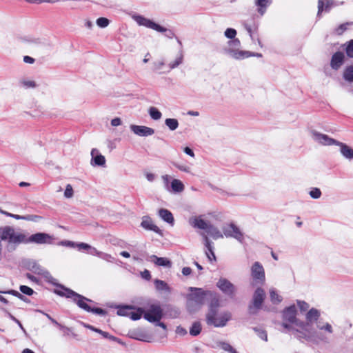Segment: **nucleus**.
Returning a JSON list of instances; mask_svg holds the SVG:
<instances>
[{
	"mask_svg": "<svg viewBox=\"0 0 353 353\" xmlns=\"http://www.w3.org/2000/svg\"><path fill=\"white\" fill-rule=\"evenodd\" d=\"M253 330L257 334L259 338L265 341H268V334L265 330L257 327H254Z\"/></svg>",
	"mask_w": 353,
	"mask_h": 353,
	"instance_id": "obj_34",
	"label": "nucleus"
},
{
	"mask_svg": "<svg viewBox=\"0 0 353 353\" xmlns=\"http://www.w3.org/2000/svg\"><path fill=\"white\" fill-rule=\"evenodd\" d=\"M26 277H27L28 279L31 280V281H37V278H36L34 275H32V274H30V273H27V274H26Z\"/></svg>",
	"mask_w": 353,
	"mask_h": 353,
	"instance_id": "obj_59",
	"label": "nucleus"
},
{
	"mask_svg": "<svg viewBox=\"0 0 353 353\" xmlns=\"http://www.w3.org/2000/svg\"><path fill=\"white\" fill-rule=\"evenodd\" d=\"M324 9V1L323 0H318V15H320Z\"/></svg>",
	"mask_w": 353,
	"mask_h": 353,
	"instance_id": "obj_50",
	"label": "nucleus"
},
{
	"mask_svg": "<svg viewBox=\"0 0 353 353\" xmlns=\"http://www.w3.org/2000/svg\"><path fill=\"white\" fill-rule=\"evenodd\" d=\"M336 145L340 146L341 152L345 157L350 159H353V150L350 147L339 141H338Z\"/></svg>",
	"mask_w": 353,
	"mask_h": 353,
	"instance_id": "obj_19",
	"label": "nucleus"
},
{
	"mask_svg": "<svg viewBox=\"0 0 353 353\" xmlns=\"http://www.w3.org/2000/svg\"><path fill=\"white\" fill-rule=\"evenodd\" d=\"M131 309H132V307H130V306L121 307L118 309L117 314L119 316H130Z\"/></svg>",
	"mask_w": 353,
	"mask_h": 353,
	"instance_id": "obj_33",
	"label": "nucleus"
},
{
	"mask_svg": "<svg viewBox=\"0 0 353 353\" xmlns=\"http://www.w3.org/2000/svg\"><path fill=\"white\" fill-rule=\"evenodd\" d=\"M223 232L226 237H233L240 241L243 239L242 232L234 224L230 223L223 228Z\"/></svg>",
	"mask_w": 353,
	"mask_h": 353,
	"instance_id": "obj_8",
	"label": "nucleus"
},
{
	"mask_svg": "<svg viewBox=\"0 0 353 353\" xmlns=\"http://www.w3.org/2000/svg\"><path fill=\"white\" fill-rule=\"evenodd\" d=\"M136 21L140 26H143L145 27L154 30L157 32H165V36L168 37V38L172 39L174 37V34L172 30H168L165 28H163V27L161 26L160 25L154 23V21H151L150 19L145 18L142 16L137 17Z\"/></svg>",
	"mask_w": 353,
	"mask_h": 353,
	"instance_id": "obj_5",
	"label": "nucleus"
},
{
	"mask_svg": "<svg viewBox=\"0 0 353 353\" xmlns=\"http://www.w3.org/2000/svg\"><path fill=\"white\" fill-rule=\"evenodd\" d=\"M204 241L205 245L207 248V251L205 252V254L210 262L216 261V257L213 251V247L212 245V243L209 240L207 236H204Z\"/></svg>",
	"mask_w": 353,
	"mask_h": 353,
	"instance_id": "obj_17",
	"label": "nucleus"
},
{
	"mask_svg": "<svg viewBox=\"0 0 353 353\" xmlns=\"http://www.w3.org/2000/svg\"><path fill=\"white\" fill-rule=\"evenodd\" d=\"M310 195L313 199H319L321 196V192L320 189L314 188L310 190Z\"/></svg>",
	"mask_w": 353,
	"mask_h": 353,
	"instance_id": "obj_41",
	"label": "nucleus"
},
{
	"mask_svg": "<svg viewBox=\"0 0 353 353\" xmlns=\"http://www.w3.org/2000/svg\"><path fill=\"white\" fill-rule=\"evenodd\" d=\"M141 225L142 228L147 230H151L159 234H162L161 230L153 223L152 219L148 216H145L143 217Z\"/></svg>",
	"mask_w": 353,
	"mask_h": 353,
	"instance_id": "obj_13",
	"label": "nucleus"
},
{
	"mask_svg": "<svg viewBox=\"0 0 353 353\" xmlns=\"http://www.w3.org/2000/svg\"><path fill=\"white\" fill-rule=\"evenodd\" d=\"M265 298V292L264 290L259 288L254 292L253 296V305L249 307V312L251 314H254L259 310L263 303Z\"/></svg>",
	"mask_w": 353,
	"mask_h": 353,
	"instance_id": "obj_7",
	"label": "nucleus"
},
{
	"mask_svg": "<svg viewBox=\"0 0 353 353\" xmlns=\"http://www.w3.org/2000/svg\"><path fill=\"white\" fill-rule=\"evenodd\" d=\"M130 129L134 134L141 137L151 136L154 133L153 128L144 125H132Z\"/></svg>",
	"mask_w": 353,
	"mask_h": 353,
	"instance_id": "obj_11",
	"label": "nucleus"
},
{
	"mask_svg": "<svg viewBox=\"0 0 353 353\" xmlns=\"http://www.w3.org/2000/svg\"><path fill=\"white\" fill-rule=\"evenodd\" d=\"M142 275H143V277L144 279H147V280H149V279H150V278H151L150 273V272H149L148 270H145V271L143 272Z\"/></svg>",
	"mask_w": 353,
	"mask_h": 353,
	"instance_id": "obj_57",
	"label": "nucleus"
},
{
	"mask_svg": "<svg viewBox=\"0 0 353 353\" xmlns=\"http://www.w3.org/2000/svg\"><path fill=\"white\" fill-rule=\"evenodd\" d=\"M165 123L171 130H176L179 126V122L176 119H166Z\"/></svg>",
	"mask_w": 353,
	"mask_h": 353,
	"instance_id": "obj_28",
	"label": "nucleus"
},
{
	"mask_svg": "<svg viewBox=\"0 0 353 353\" xmlns=\"http://www.w3.org/2000/svg\"><path fill=\"white\" fill-rule=\"evenodd\" d=\"M201 332V325L199 322H194L190 330V334L192 336H197Z\"/></svg>",
	"mask_w": 353,
	"mask_h": 353,
	"instance_id": "obj_27",
	"label": "nucleus"
},
{
	"mask_svg": "<svg viewBox=\"0 0 353 353\" xmlns=\"http://www.w3.org/2000/svg\"><path fill=\"white\" fill-rule=\"evenodd\" d=\"M189 223L192 227L202 230H207L210 225L205 220L202 219L201 216L190 218Z\"/></svg>",
	"mask_w": 353,
	"mask_h": 353,
	"instance_id": "obj_15",
	"label": "nucleus"
},
{
	"mask_svg": "<svg viewBox=\"0 0 353 353\" xmlns=\"http://www.w3.org/2000/svg\"><path fill=\"white\" fill-rule=\"evenodd\" d=\"M297 303L300 310L302 312L307 311L309 308V304L305 301H299Z\"/></svg>",
	"mask_w": 353,
	"mask_h": 353,
	"instance_id": "obj_45",
	"label": "nucleus"
},
{
	"mask_svg": "<svg viewBox=\"0 0 353 353\" xmlns=\"http://www.w3.org/2000/svg\"><path fill=\"white\" fill-rule=\"evenodd\" d=\"M350 25L349 23H345L341 24L339 27H337L334 32L337 35H342L343 32L347 29V26Z\"/></svg>",
	"mask_w": 353,
	"mask_h": 353,
	"instance_id": "obj_35",
	"label": "nucleus"
},
{
	"mask_svg": "<svg viewBox=\"0 0 353 353\" xmlns=\"http://www.w3.org/2000/svg\"><path fill=\"white\" fill-rule=\"evenodd\" d=\"M159 214L161 217V219H163L167 223H171V224L174 223L173 215L168 210L161 209L159 211Z\"/></svg>",
	"mask_w": 353,
	"mask_h": 353,
	"instance_id": "obj_22",
	"label": "nucleus"
},
{
	"mask_svg": "<svg viewBox=\"0 0 353 353\" xmlns=\"http://www.w3.org/2000/svg\"><path fill=\"white\" fill-rule=\"evenodd\" d=\"M221 347L225 351H228L230 353H232V352L234 350V349L228 343H225V342L221 343Z\"/></svg>",
	"mask_w": 353,
	"mask_h": 353,
	"instance_id": "obj_48",
	"label": "nucleus"
},
{
	"mask_svg": "<svg viewBox=\"0 0 353 353\" xmlns=\"http://www.w3.org/2000/svg\"><path fill=\"white\" fill-rule=\"evenodd\" d=\"M23 61L26 63L32 64L34 63V59L26 55L23 57Z\"/></svg>",
	"mask_w": 353,
	"mask_h": 353,
	"instance_id": "obj_52",
	"label": "nucleus"
},
{
	"mask_svg": "<svg viewBox=\"0 0 353 353\" xmlns=\"http://www.w3.org/2000/svg\"><path fill=\"white\" fill-rule=\"evenodd\" d=\"M61 244L67 245V246H70V247L74 248V247H76V244L77 243H74L72 241H68L62 242Z\"/></svg>",
	"mask_w": 353,
	"mask_h": 353,
	"instance_id": "obj_56",
	"label": "nucleus"
},
{
	"mask_svg": "<svg viewBox=\"0 0 353 353\" xmlns=\"http://www.w3.org/2000/svg\"><path fill=\"white\" fill-rule=\"evenodd\" d=\"M3 293L12 294L23 301H27V298L16 290H10L7 292H4Z\"/></svg>",
	"mask_w": 353,
	"mask_h": 353,
	"instance_id": "obj_38",
	"label": "nucleus"
},
{
	"mask_svg": "<svg viewBox=\"0 0 353 353\" xmlns=\"http://www.w3.org/2000/svg\"><path fill=\"white\" fill-rule=\"evenodd\" d=\"M172 188L175 192H182L184 189V185L180 180L174 179L171 183Z\"/></svg>",
	"mask_w": 353,
	"mask_h": 353,
	"instance_id": "obj_26",
	"label": "nucleus"
},
{
	"mask_svg": "<svg viewBox=\"0 0 353 353\" xmlns=\"http://www.w3.org/2000/svg\"><path fill=\"white\" fill-rule=\"evenodd\" d=\"M344 46H345V50L347 56L353 58V39L346 42Z\"/></svg>",
	"mask_w": 353,
	"mask_h": 353,
	"instance_id": "obj_29",
	"label": "nucleus"
},
{
	"mask_svg": "<svg viewBox=\"0 0 353 353\" xmlns=\"http://www.w3.org/2000/svg\"><path fill=\"white\" fill-rule=\"evenodd\" d=\"M91 155L92 157V161L95 165L103 166L105 163V159L104 156L98 154V150L97 149H92L91 151Z\"/></svg>",
	"mask_w": 353,
	"mask_h": 353,
	"instance_id": "obj_18",
	"label": "nucleus"
},
{
	"mask_svg": "<svg viewBox=\"0 0 353 353\" xmlns=\"http://www.w3.org/2000/svg\"><path fill=\"white\" fill-rule=\"evenodd\" d=\"M22 353H34V352L32 350H31L28 348H26L23 350Z\"/></svg>",
	"mask_w": 353,
	"mask_h": 353,
	"instance_id": "obj_64",
	"label": "nucleus"
},
{
	"mask_svg": "<svg viewBox=\"0 0 353 353\" xmlns=\"http://www.w3.org/2000/svg\"><path fill=\"white\" fill-rule=\"evenodd\" d=\"M64 196L66 198H71L73 196V189L71 185H67L64 192Z\"/></svg>",
	"mask_w": 353,
	"mask_h": 353,
	"instance_id": "obj_44",
	"label": "nucleus"
},
{
	"mask_svg": "<svg viewBox=\"0 0 353 353\" xmlns=\"http://www.w3.org/2000/svg\"><path fill=\"white\" fill-rule=\"evenodd\" d=\"M21 83L26 88H35L36 87V83L34 81L23 80L21 81Z\"/></svg>",
	"mask_w": 353,
	"mask_h": 353,
	"instance_id": "obj_47",
	"label": "nucleus"
},
{
	"mask_svg": "<svg viewBox=\"0 0 353 353\" xmlns=\"http://www.w3.org/2000/svg\"><path fill=\"white\" fill-rule=\"evenodd\" d=\"M271 3V0H256L255 4L258 7V12L261 15H263L266 12L267 8Z\"/></svg>",
	"mask_w": 353,
	"mask_h": 353,
	"instance_id": "obj_21",
	"label": "nucleus"
},
{
	"mask_svg": "<svg viewBox=\"0 0 353 353\" xmlns=\"http://www.w3.org/2000/svg\"><path fill=\"white\" fill-rule=\"evenodd\" d=\"M297 310L294 305H290L286 307L283 311V319L282 326L288 330H294V328L290 324H295L302 330H305L306 324L304 322L299 321L296 319Z\"/></svg>",
	"mask_w": 353,
	"mask_h": 353,
	"instance_id": "obj_4",
	"label": "nucleus"
},
{
	"mask_svg": "<svg viewBox=\"0 0 353 353\" xmlns=\"http://www.w3.org/2000/svg\"><path fill=\"white\" fill-rule=\"evenodd\" d=\"M120 254L125 257V258H129L130 256V254L129 252H126V251H122Z\"/></svg>",
	"mask_w": 353,
	"mask_h": 353,
	"instance_id": "obj_60",
	"label": "nucleus"
},
{
	"mask_svg": "<svg viewBox=\"0 0 353 353\" xmlns=\"http://www.w3.org/2000/svg\"><path fill=\"white\" fill-rule=\"evenodd\" d=\"M208 233L214 239L223 238L221 232L215 227L210 225L206 230Z\"/></svg>",
	"mask_w": 353,
	"mask_h": 353,
	"instance_id": "obj_23",
	"label": "nucleus"
},
{
	"mask_svg": "<svg viewBox=\"0 0 353 353\" xmlns=\"http://www.w3.org/2000/svg\"><path fill=\"white\" fill-rule=\"evenodd\" d=\"M225 35L229 39H233L236 35V31L233 28H228L225 32Z\"/></svg>",
	"mask_w": 353,
	"mask_h": 353,
	"instance_id": "obj_42",
	"label": "nucleus"
},
{
	"mask_svg": "<svg viewBox=\"0 0 353 353\" xmlns=\"http://www.w3.org/2000/svg\"><path fill=\"white\" fill-rule=\"evenodd\" d=\"M155 287L158 290H164L168 289V285L165 282L161 280H156Z\"/></svg>",
	"mask_w": 353,
	"mask_h": 353,
	"instance_id": "obj_36",
	"label": "nucleus"
},
{
	"mask_svg": "<svg viewBox=\"0 0 353 353\" xmlns=\"http://www.w3.org/2000/svg\"><path fill=\"white\" fill-rule=\"evenodd\" d=\"M345 60V54L343 52L338 51L335 52L331 59L330 66L334 70H338L343 64Z\"/></svg>",
	"mask_w": 353,
	"mask_h": 353,
	"instance_id": "obj_12",
	"label": "nucleus"
},
{
	"mask_svg": "<svg viewBox=\"0 0 353 353\" xmlns=\"http://www.w3.org/2000/svg\"><path fill=\"white\" fill-rule=\"evenodd\" d=\"M252 54L248 51H239L235 52L234 57L236 59H244L251 57Z\"/></svg>",
	"mask_w": 353,
	"mask_h": 353,
	"instance_id": "obj_37",
	"label": "nucleus"
},
{
	"mask_svg": "<svg viewBox=\"0 0 353 353\" xmlns=\"http://www.w3.org/2000/svg\"><path fill=\"white\" fill-rule=\"evenodd\" d=\"M149 113L150 117L154 120H158L161 119L162 115L161 112L154 107H151L150 108Z\"/></svg>",
	"mask_w": 353,
	"mask_h": 353,
	"instance_id": "obj_32",
	"label": "nucleus"
},
{
	"mask_svg": "<svg viewBox=\"0 0 353 353\" xmlns=\"http://www.w3.org/2000/svg\"><path fill=\"white\" fill-rule=\"evenodd\" d=\"M184 152H185V153H186L187 154L190 155L192 157H194V152L189 147H185L184 148Z\"/></svg>",
	"mask_w": 353,
	"mask_h": 353,
	"instance_id": "obj_55",
	"label": "nucleus"
},
{
	"mask_svg": "<svg viewBox=\"0 0 353 353\" xmlns=\"http://www.w3.org/2000/svg\"><path fill=\"white\" fill-rule=\"evenodd\" d=\"M182 273L185 276H188L192 273V269L189 267H184L182 269Z\"/></svg>",
	"mask_w": 353,
	"mask_h": 353,
	"instance_id": "obj_53",
	"label": "nucleus"
},
{
	"mask_svg": "<svg viewBox=\"0 0 353 353\" xmlns=\"http://www.w3.org/2000/svg\"><path fill=\"white\" fill-rule=\"evenodd\" d=\"M154 257L156 259L155 263L159 266H170L171 265L170 261L165 258L157 257L156 256H154Z\"/></svg>",
	"mask_w": 353,
	"mask_h": 353,
	"instance_id": "obj_31",
	"label": "nucleus"
},
{
	"mask_svg": "<svg viewBox=\"0 0 353 353\" xmlns=\"http://www.w3.org/2000/svg\"><path fill=\"white\" fill-rule=\"evenodd\" d=\"M270 296L273 303H279L282 301L281 296L274 290L270 291Z\"/></svg>",
	"mask_w": 353,
	"mask_h": 353,
	"instance_id": "obj_30",
	"label": "nucleus"
},
{
	"mask_svg": "<svg viewBox=\"0 0 353 353\" xmlns=\"http://www.w3.org/2000/svg\"><path fill=\"white\" fill-rule=\"evenodd\" d=\"M252 276L255 281L260 282L265 281L264 269L259 262H255L252 267Z\"/></svg>",
	"mask_w": 353,
	"mask_h": 353,
	"instance_id": "obj_10",
	"label": "nucleus"
},
{
	"mask_svg": "<svg viewBox=\"0 0 353 353\" xmlns=\"http://www.w3.org/2000/svg\"><path fill=\"white\" fill-rule=\"evenodd\" d=\"M146 176L149 181H152L154 178V174L151 173L147 174Z\"/></svg>",
	"mask_w": 353,
	"mask_h": 353,
	"instance_id": "obj_62",
	"label": "nucleus"
},
{
	"mask_svg": "<svg viewBox=\"0 0 353 353\" xmlns=\"http://www.w3.org/2000/svg\"><path fill=\"white\" fill-rule=\"evenodd\" d=\"M315 139L321 143L325 145H336L338 141L330 138L327 135L315 132L314 134Z\"/></svg>",
	"mask_w": 353,
	"mask_h": 353,
	"instance_id": "obj_16",
	"label": "nucleus"
},
{
	"mask_svg": "<svg viewBox=\"0 0 353 353\" xmlns=\"http://www.w3.org/2000/svg\"><path fill=\"white\" fill-rule=\"evenodd\" d=\"M0 301L3 303H5V304H8V301L5 297H3L1 295H0Z\"/></svg>",
	"mask_w": 353,
	"mask_h": 353,
	"instance_id": "obj_61",
	"label": "nucleus"
},
{
	"mask_svg": "<svg viewBox=\"0 0 353 353\" xmlns=\"http://www.w3.org/2000/svg\"><path fill=\"white\" fill-rule=\"evenodd\" d=\"M216 285L225 294L229 296L234 294L235 288L234 285L226 279H220Z\"/></svg>",
	"mask_w": 353,
	"mask_h": 353,
	"instance_id": "obj_9",
	"label": "nucleus"
},
{
	"mask_svg": "<svg viewBox=\"0 0 353 353\" xmlns=\"http://www.w3.org/2000/svg\"><path fill=\"white\" fill-rule=\"evenodd\" d=\"M109 20L105 17H100L97 20V24L100 28H105L109 25Z\"/></svg>",
	"mask_w": 353,
	"mask_h": 353,
	"instance_id": "obj_39",
	"label": "nucleus"
},
{
	"mask_svg": "<svg viewBox=\"0 0 353 353\" xmlns=\"http://www.w3.org/2000/svg\"><path fill=\"white\" fill-rule=\"evenodd\" d=\"M102 336H103V337H104L105 339H108L114 341H117V340H118V339L117 337L110 334L107 332H103L102 334Z\"/></svg>",
	"mask_w": 353,
	"mask_h": 353,
	"instance_id": "obj_51",
	"label": "nucleus"
},
{
	"mask_svg": "<svg viewBox=\"0 0 353 353\" xmlns=\"http://www.w3.org/2000/svg\"><path fill=\"white\" fill-rule=\"evenodd\" d=\"M319 316L320 312L318 310L315 308L310 309L306 314V325L310 323H312L313 321H316L319 319Z\"/></svg>",
	"mask_w": 353,
	"mask_h": 353,
	"instance_id": "obj_20",
	"label": "nucleus"
},
{
	"mask_svg": "<svg viewBox=\"0 0 353 353\" xmlns=\"http://www.w3.org/2000/svg\"><path fill=\"white\" fill-rule=\"evenodd\" d=\"M192 292L188 295L187 299V308L190 312H194L199 310L206 303H209L208 312L206 314V323L214 327H223L231 319L229 312H224L220 318H215L217 309L220 306V301L216 293L210 290H203L201 288H190Z\"/></svg>",
	"mask_w": 353,
	"mask_h": 353,
	"instance_id": "obj_1",
	"label": "nucleus"
},
{
	"mask_svg": "<svg viewBox=\"0 0 353 353\" xmlns=\"http://www.w3.org/2000/svg\"><path fill=\"white\" fill-rule=\"evenodd\" d=\"M20 291L26 295L31 296L34 294V290L27 285H21L19 287Z\"/></svg>",
	"mask_w": 353,
	"mask_h": 353,
	"instance_id": "obj_40",
	"label": "nucleus"
},
{
	"mask_svg": "<svg viewBox=\"0 0 353 353\" xmlns=\"http://www.w3.org/2000/svg\"><path fill=\"white\" fill-rule=\"evenodd\" d=\"M55 293L61 296L70 298L77 305L88 312H92L99 315L104 316L107 314L106 311L99 307H92L86 302L92 301L84 297L83 296L77 294L73 290L68 288H63L62 290H55Z\"/></svg>",
	"mask_w": 353,
	"mask_h": 353,
	"instance_id": "obj_2",
	"label": "nucleus"
},
{
	"mask_svg": "<svg viewBox=\"0 0 353 353\" xmlns=\"http://www.w3.org/2000/svg\"><path fill=\"white\" fill-rule=\"evenodd\" d=\"M344 79L349 81L353 82V65L347 67L343 72Z\"/></svg>",
	"mask_w": 353,
	"mask_h": 353,
	"instance_id": "obj_25",
	"label": "nucleus"
},
{
	"mask_svg": "<svg viewBox=\"0 0 353 353\" xmlns=\"http://www.w3.org/2000/svg\"><path fill=\"white\" fill-rule=\"evenodd\" d=\"M28 2L31 3H41L43 2L54 3L59 1V0H26Z\"/></svg>",
	"mask_w": 353,
	"mask_h": 353,
	"instance_id": "obj_46",
	"label": "nucleus"
},
{
	"mask_svg": "<svg viewBox=\"0 0 353 353\" xmlns=\"http://www.w3.org/2000/svg\"><path fill=\"white\" fill-rule=\"evenodd\" d=\"M144 310L142 308H138L136 311L132 307L130 318L134 321L139 320L143 315Z\"/></svg>",
	"mask_w": 353,
	"mask_h": 353,
	"instance_id": "obj_24",
	"label": "nucleus"
},
{
	"mask_svg": "<svg viewBox=\"0 0 353 353\" xmlns=\"http://www.w3.org/2000/svg\"><path fill=\"white\" fill-rule=\"evenodd\" d=\"M121 121L119 118H114L111 121V125L112 126H118L121 125Z\"/></svg>",
	"mask_w": 353,
	"mask_h": 353,
	"instance_id": "obj_54",
	"label": "nucleus"
},
{
	"mask_svg": "<svg viewBox=\"0 0 353 353\" xmlns=\"http://www.w3.org/2000/svg\"><path fill=\"white\" fill-rule=\"evenodd\" d=\"M194 264L196 266V268L199 270H203V267L196 261H194Z\"/></svg>",
	"mask_w": 353,
	"mask_h": 353,
	"instance_id": "obj_63",
	"label": "nucleus"
},
{
	"mask_svg": "<svg viewBox=\"0 0 353 353\" xmlns=\"http://www.w3.org/2000/svg\"><path fill=\"white\" fill-rule=\"evenodd\" d=\"M162 316L163 310L159 305H152L148 311L143 312L144 319L151 323L159 321Z\"/></svg>",
	"mask_w": 353,
	"mask_h": 353,
	"instance_id": "obj_6",
	"label": "nucleus"
},
{
	"mask_svg": "<svg viewBox=\"0 0 353 353\" xmlns=\"http://www.w3.org/2000/svg\"><path fill=\"white\" fill-rule=\"evenodd\" d=\"M76 247L78 248L79 250L83 249L85 250L91 248V246L85 243H77Z\"/></svg>",
	"mask_w": 353,
	"mask_h": 353,
	"instance_id": "obj_49",
	"label": "nucleus"
},
{
	"mask_svg": "<svg viewBox=\"0 0 353 353\" xmlns=\"http://www.w3.org/2000/svg\"><path fill=\"white\" fill-rule=\"evenodd\" d=\"M295 331L297 333L296 337L298 339H302L306 336L303 332L299 331L298 330H295Z\"/></svg>",
	"mask_w": 353,
	"mask_h": 353,
	"instance_id": "obj_58",
	"label": "nucleus"
},
{
	"mask_svg": "<svg viewBox=\"0 0 353 353\" xmlns=\"http://www.w3.org/2000/svg\"><path fill=\"white\" fill-rule=\"evenodd\" d=\"M0 213L2 214H4L7 216L14 218L17 220H26V221H38L40 219H41V216L38 215H26V216H21L18 214H14L10 213L8 212L4 211L1 209H0Z\"/></svg>",
	"mask_w": 353,
	"mask_h": 353,
	"instance_id": "obj_14",
	"label": "nucleus"
},
{
	"mask_svg": "<svg viewBox=\"0 0 353 353\" xmlns=\"http://www.w3.org/2000/svg\"><path fill=\"white\" fill-rule=\"evenodd\" d=\"M17 240L18 244L34 243L37 244L51 243L52 236L46 233H36L28 236L25 233L17 231Z\"/></svg>",
	"mask_w": 353,
	"mask_h": 353,
	"instance_id": "obj_3",
	"label": "nucleus"
},
{
	"mask_svg": "<svg viewBox=\"0 0 353 353\" xmlns=\"http://www.w3.org/2000/svg\"><path fill=\"white\" fill-rule=\"evenodd\" d=\"M318 327H319V330H325V331H326V332H327L328 333H330V334L333 332L332 327L328 323H326L323 325H319Z\"/></svg>",
	"mask_w": 353,
	"mask_h": 353,
	"instance_id": "obj_43",
	"label": "nucleus"
}]
</instances>
